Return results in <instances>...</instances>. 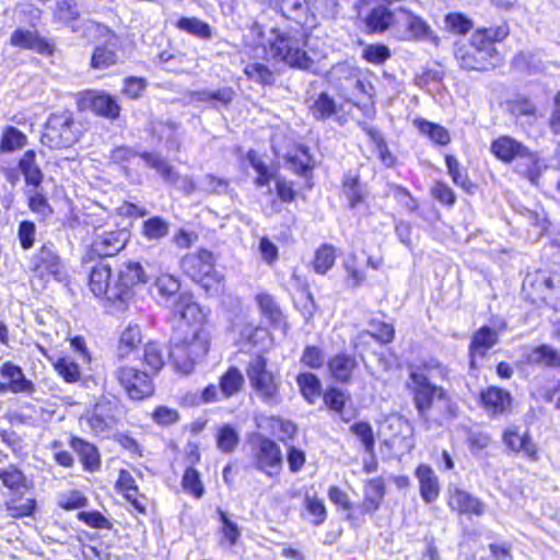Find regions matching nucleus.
I'll return each instance as SVG.
<instances>
[{
	"mask_svg": "<svg viewBox=\"0 0 560 560\" xmlns=\"http://www.w3.org/2000/svg\"><path fill=\"white\" fill-rule=\"evenodd\" d=\"M266 46L271 58L289 67L311 70L315 65V56L307 50V35L301 28H279L269 31Z\"/></svg>",
	"mask_w": 560,
	"mask_h": 560,
	"instance_id": "f257e3e1",
	"label": "nucleus"
},
{
	"mask_svg": "<svg viewBox=\"0 0 560 560\" xmlns=\"http://www.w3.org/2000/svg\"><path fill=\"white\" fill-rule=\"evenodd\" d=\"M209 350V336L203 329L176 332L172 338L168 358L177 373L188 375Z\"/></svg>",
	"mask_w": 560,
	"mask_h": 560,
	"instance_id": "f03ea898",
	"label": "nucleus"
},
{
	"mask_svg": "<svg viewBox=\"0 0 560 560\" xmlns=\"http://www.w3.org/2000/svg\"><path fill=\"white\" fill-rule=\"evenodd\" d=\"M246 374L253 393L259 400L270 406L281 401L280 376L268 370L264 357L253 358L247 364Z\"/></svg>",
	"mask_w": 560,
	"mask_h": 560,
	"instance_id": "7ed1b4c3",
	"label": "nucleus"
},
{
	"mask_svg": "<svg viewBox=\"0 0 560 560\" xmlns=\"http://www.w3.org/2000/svg\"><path fill=\"white\" fill-rule=\"evenodd\" d=\"M77 141L78 132L74 129L72 114L70 112L51 114L40 137L42 144L58 150L70 148Z\"/></svg>",
	"mask_w": 560,
	"mask_h": 560,
	"instance_id": "20e7f679",
	"label": "nucleus"
},
{
	"mask_svg": "<svg viewBox=\"0 0 560 560\" xmlns=\"http://www.w3.org/2000/svg\"><path fill=\"white\" fill-rule=\"evenodd\" d=\"M407 388L412 395V401L419 417L428 420V413L431 410L434 400H445L447 393L442 386H438L420 372H409Z\"/></svg>",
	"mask_w": 560,
	"mask_h": 560,
	"instance_id": "39448f33",
	"label": "nucleus"
},
{
	"mask_svg": "<svg viewBox=\"0 0 560 560\" xmlns=\"http://www.w3.org/2000/svg\"><path fill=\"white\" fill-rule=\"evenodd\" d=\"M393 36L404 42H420L433 37L431 26L405 7L395 10Z\"/></svg>",
	"mask_w": 560,
	"mask_h": 560,
	"instance_id": "423d86ee",
	"label": "nucleus"
},
{
	"mask_svg": "<svg viewBox=\"0 0 560 560\" xmlns=\"http://www.w3.org/2000/svg\"><path fill=\"white\" fill-rule=\"evenodd\" d=\"M121 416V407L116 397L102 396L86 416V423L95 434L110 430Z\"/></svg>",
	"mask_w": 560,
	"mask_h": 560,
	"instance_id": "0eeeda50",
	"label": "nucleus"
},
{
	"mask_svg": "<svg viewBox=\"0 0 560 560\" xmlns=\"http://www.w3.org/2000/svg\"><path fill=\"white\" fill-rule=\"evenodd\" d=\"M114 376L130 399L141 400L154 392V386L148 373L131 366H120Z\"/></svg>",
	"mask_w": 560,
	"mask_h": 560,
	"instance_id": "6e6552de",
	"label": "nucleus"
},
{
	"mask_svg": "<svg viewBox=\"0 0 560 560\" xmlns=\"http://www.w3.org/2000/svg\"><path fill=\"white\" fill-rule=\"evenodd\" d=\"M145 282V275L139 262L129 261L119 270L118 280L113 284L110 303L126 305L133 296V287Z\"/></svg>",
	"mask_w": 560,
	"mask_h": 560,
	"instance_id": "1a4fd4ad",
	"label": "nucleus"
},
{
	"mask_svg": "<svg viewBox=\"0 0 560 560\" xmlns=\"http://www.w3.org/2000/svg\"><path fill=\"white\" fill-rule=\"evenodd\" d=\"M253 465L269 477L279 475L282 467L281 450L276 442L260 438L253 447Z\"/></svg>",
	"mask_w": 560,
	"mask_h": 560,
	"instance_id": "9d476101",
	"label": "nucleus"
},
{
	"mask_svg": "<svg viewBox=\"0 0 560 560\" xmlns=\"http://www.w3.org/2000/svg\"><path fill=\"white\" fill-rule=\"evenodd\" d=\"M31 269L35 276L46 279H60L63 271V262L54 243L43 244L31 259Z\"/></svg>",
	"mask_w": 560,
	"mask_h": 560,
	"instance_id": "9b49d317",
	"label": "nucleus"
},
{
	"mask_svg": "<svg viewBox=\"0 0 560 560\" xmlns=\"http://www.w3.org/2000/svg\"><path fill=\"white\" fill-rule=\"evenodd\" d=\"M180 267L191 280L201 283L206 289L209 288L210 281L214 278L213 256L206 249L186 255L182 259Z\"/></svg>",
	"mask_w": 560,
	"mask_h": 560,
	"instance_id": "f8f14e48",
	"label": "nucleus"
},
{
	"mask_svg": "<svg viewBox=\"0 0 560 560\" xmlns=\"http://www.w3.org/2000/svg\"><path fill=\"white\" fill-rule=\"evenodd\" d=\"M168 307L174 318H178L183 325L189 327L188 331L202 329L201 325L205 322L206 314L191 293H179Z\"/></svg>",
	"mask_w": 560,
	"mask_h": 560,
	"instance_id": "ddd939ff",
	"label": "nucleus"
},
{
	"mask_svg": "<svg viewBox=\"0 0 560 560\" xmlns=\"http://www.w3.org/2000/svg\"><path fill=\"white\" fill-rule=\"evenodd\" d=\"M141 159L147 166L155 170L165 182L175 185L186 195H191L196 190L194 180L188 176H179L161 154L143 152Z\"/></svg>",
	"mask_w": 560,
	"mask_h": 560,
	"instance_id": "4468645a",
	"label": "nucleus"
},
{
	"mask_svg": "<svg viewBox=\"0 0 560 560\" xmlns=\"http://www.w3.org/2000/svg\"><path fill=\"white\" fill-rule=\"evenodd\" d=\"M128 237L126 230L98 233L93 240L92 250L98 256H114L125 247Z\"/></svg>",
	"mask_w": 560,
	"mask_h": 560,
	"instance_id": "2eb2a0df",
	"label": "nucleus"
},
{
	"mask_svg": "<svg viewBox=\"0 0 560 560\" xmlns=\"http://www.w3.org/2000/svg\"><path fill=\"white\" fill-rule=\"evenodd\" d=\"M275 7L281 12V14L288 19L294 21L301 27H312L315 18L310 12V5L306 0H272Z\"/></svg>",
	"mask_w": 560,
	"mask_h": 560,
	"instance_id": "dca6fc26",
	"label": "nucleus"
},
{
	"mask_svg": "<svg viewBox=\"0 0 560 560\" xmlns=\"http://www.w3.org/2000/svg\"><path fill=\"white\" fill-rule=\"evenodd\" d=\"M0 375L9 385L10 393L32 395L35 393L34 383L26 378L22 368L11 361L0 365Z\"/></svg>",
	"mask_w": 560,
	"mask_h": 560,
	"instance_id": "f3484780",
	"label": "nucleus"
},
{
	"mask_svg": "<svg viewBox=\"0 0 560 560\" xmlns=\"http://www.w3.org/2000/svg\"><path fill=\"white\" fill-rule=\"evenodd\" d=\"M491 152L503 162H511L516 158H529L530 161H536L534 154L521 142L509 136H502L491 143Z\"/></svg>",
	"mask_w": 560,
	"mask_h": 560,
	"instance_id": "a211bd4d",
	"label": "nucleus"
},
{
	"mask_svg": "<svg viewBox=\"0 0 560 560\" xmlns=\"http://www.w3.org/2000/svg\"><path fill=\"white\" fill-rule=\"evenodd\" d=\"M395 10L392 11L384 4L374 7L364 16V31L366 34H383L394 31Z\"/></svg>",
	"mask_w": 560,
	"mask_h": 560,
	"instance_id": "6ab92c4d",
	"label": "nucleus"
},
{
	"mask_svg": "<svg viewBox=\"0 0 560 560\" xmlns=\"http://www.w3.org/2000/svg\"><path fill=\"white\" fill-rule=\"evenodd\" d=\"M448 492V505L452 510L460 514H475L478 516L483 514L485 506L478 498L457 487H450Z\"/></svg>",
	"mask_w": 560,
	"mask_h": 560,
	"instance_id": "aec40b11",
	"label": "nucleus"
},
{
	"mask_svg": "<svg viewBox=\"0 0 560 560\" xmlns=\"http://www.w3.org/2000/svg\"><path fill=\"white\" fill-rule=\"evenodd\" d=\"M415 475L419 482L421 499L425 503L434 502L440 495V482L435 471L429 465L421 464Z\"/></svg>",
	"mask_w": 560,
	"mask_h": 560,
	"instance_id": "412c9836",
	"label": "nucleus"
},
{
	"mask_svg": "<svg viewBox=\"0 0 560 560\" xmlns=\"http://www.w3.org/2000/svg\"><path fill=\"white\" fill-rule=\"evenodd\" d=\"M498 341L499 336L494 329L488 326H482L477 330L474 334L469 346L471 368H476L477 357L483 358L487 352L498 343Z\"/></svg>",
	"mask_w": 560,
	"mask_h": 560,
	"instance_id": "4be33fe9",
	"label": "nucleus"
},
{
	"mask_svg": "<svg viewBox=\"0 0 560 560\" xmlns=\"http://www.w3.org/2000/svg\"><path fill=\"white\" fill-rule=\"evenodd\" d=\"M455 56L459 66L467 70H487L489 67H494L497 63L488 58L487 50L478 51L469 45L458 47Z\"/></svg>",
	"mask_w": 560,
	"mask_h": 560,
	"instance_id": "5701e85b",
	"label": "nucleus"
},
{
	"mask_svg": "<svg viewBox=\"0 0 560 560\" xmlns=\"http://www.w3.org/2000/svg\"><path fill=\"white\" fill-rule=\"evenodd\" d=\"M110 267L104 261L97 262L90 272L89 285L96 298H105L110 302Z\"/></svg>",
	"mask_w": 560,
	"mask_h": 560,
	"instance_id": "b1692460",
	"label": "nucleus"
},
{
	"mask_svg": "<svg viewBox=\"0 0 560 560\" xmlns=\"http://www.w3.org/2000/svg\"><path fill=\"white\" fill-rule=\"evenodd\" d=\"M10 43L15 47L35 50L38 54H52V46L30 30L18 28L11 35Z\"/></svg>",
	"mask_w": 560,
	"mask_h": 560,
	"instance_id": "393cba45",
	"label": "nucleus"
},
{
	"mask_svg": "<svg viewBox=\"0 0 560 560\" xmlns=\"http://www.w3.org/2000/svg\"><path fill=\"white\" fill-rule=\"evenodd\" d=\"M512 397L499 387H489L481 393V402L489 415H502L510 407Z\"/></svg>",
	"mask_w": 560,
	"mask_h": 560,
	"instance_id": "a878e982",
	"label": "nucleus"
},
{
	"mask_svg": "<svg viewBox=\"0 0 560 560\" xmlns=\"http://www.w3.org/2000/svg\"><path fill=\"white\" fill-rule=\"evenodd\" d=\"M328 371L337 382L347 384L351 381L353 371L358 368L357 359L350 354L339 353L328 361Z\"/></svg>",
	"mask_w": 560,
	"mask_h": 560,
	"instance_id": "bb28decb",
	"label": "nucleus"
},
{
	"mask_svg": "<svg viewBox=\"0 0 560 560\" xmlns=\"http://www.w3.org/2000/svg\"><path fill=\"white\" fill-rule=\"evenodd\" d=\"M523 355L528 364L560 368V351L548 345L526 348Z\"/></svg>",
	"mask_w": 560,
	"mask_h": 560,
	"instance_id": "cd10ccee",
	"label": "nucleus"
},
{
	"mask_svg": "<svg viewBox=\"0 0 560 560\" xmlns=\"http://www.w3.org/2000/svg\"><path fill=\"white\" fill-rule=\"evenodd\" d=\"M19 168L23 174L27 186L39 188L44 180V174L38 164L36 163L35 151L28 150L24 152V154L19 161Z\"/></svg>",
	"mask_w": 560,
	"mask_h": 560,
	"instance_id": "c85d7f7f",
	"label": "nucleus"
},
{
	"mask_svg": "<svg viewBox=\"0 0 560 560\" xmlns=\"http://www.w3.org/2000/svg\"><path fill=\"white\" fill-rule=\"evenodd\" d=\"M385 495V483L381 478H374L368 481L364 488V498L362 510L364 513L372 514L376 512Z\"/></svg>",
	"mask_w": 560,
	"mask_h": 560,
	"instance_id": "c756f323",
	"label": "nucleus"
},
{
	"mask_svg": "<svg viewBox=\"0 0 560 560\" xmlns=\"http://www.w3.org/2000/svg\"><path fill=\"white\" fill-rule=\"evenodd\" d=\"M142 342L140 327L137 324H129L120 334L117 345V357L127 359Z\"/></svg>",
	"mask_w": 560,
	"mask_h": 560,
	"instance_id": "7c9ffc66",
	"label": "nucleus"
},
{
	"mask_svg": "<svg viewBox=\"0 0 560 560\" xmlns=\"http://www.w3.org/2000/svg\"><path fill=\"white\" fill-rule=\"evenodd\" d=\"M256 302L261 314L267 317L275 327H280L283 332L288 329L282 312L275 299L267 293H259L256 295Z\"/></svg>",
	"mask_w": 560,
	"mask_h": 560,
	"instance_id": "2f4dec72",
	"label": "nucleus"
},
{
	"mask_svg": "<svg viewBox=\"0 0 560 560\" xmlns=\"http://www.w3.org/2000/svg\"><path fill=\"white\" fill-rule=\"evenodd\" d=\"M90 105L96 115L112 120L118 118L120 113V106L116 98L104 92L93 95Z\"/></svg>",
	"mask_w": 560,
	"mask_h": 560,
	"instance_id": "473e14b6",
	"label": "nucleus"
},
{
	"mask_svg": "<svg viewBox=\"0 0 560 560\" xmlns=\"http://www.w3.org/2000/svg\"><path fill=\"white\" fill-rule=\"evenodd\" d=\"M503 441L510 450L523 452L529 458L536 457V445L527 434H520L513 429H508L504 432Z\"/></svg>",
	"mask_w": 560,
	"mask_h": 560,
	"instance_id": "72a5a7b5",
	"label": "nucleus"
},
{
	"mask_svg": "<svg viewBox=\"0 0 560 560\" xmlns=\"http://www.w3.org/2000/svg\"><path fill=\"white\" fill-rule=\"evenodd\" d=\"M71 447L81 458L83 466L89 470H95L100 467V454L97 448L80 438H72Z\"/></svg>",
	"mask_w": 560,
	"mask_h": 560,
	"instance_id": "f704fd0d",
	"label": "nucleus"
},
{
	"mask_svg": "<svg viewBox=\"0 0 560 560\" xmlns=\"http://www.w3.org/2000/svg\"><path fill=\"white\" fill-rule=\"evenodd\" d=\"M245 384L244 376L242 372L235 368L231 366L221 377H220V393L222 398L228 399L236 394H238Z\"/></svg>",
	"mask_w": 560,
	"mask_h": 560,
	"instance_id": "c9c22d12",
	"label": "nucleus"
},
{
	"mask_svg": "<svg viewBox=\"0 0 560 560\" xmlns=\"http://www.w3.org/2000/svg\"><path fill=\"white\" fill-rule=\"evenodd\" d=\"M413 125L418 128L420 133L428 137L435 144L446 145L451 141L447 129L439 124L428 121L423 118H416Z\"/></svg>",
	"mask_w": 560,
	"mask_h": 560,
	"instance_id": "e433bc0d",
	"label": "nucleus"
},
{
	"mask_svg": "<svg viewBox=\"0 0 560 560\" xmlns=\"http://www.w3.org/2000/svg\"><path fill=\"white\" fill-rule=\"evenodd\" d=\"M343 192L347 196L349 206L354 209L363 202L365 189L360 183L359 175L348 173L343 178Z\"/></svg>",
	"mask_w": 560,
	"mask_h": 560,
	"instance_id": "4c0bfd02",
	"label": "nucleus"
},
{
	"mask_svg": "<svg viewBox=\"0 0 560 560\" xmlns=\"http://www.w3.org/2000/svg\"><path fill=\"white\" fill-rule=\"evenodd\" d=\"M176 27L182 32L188 33L201 39H209L212 36L210 25L195 16L180 18L176 22Z\"/></svg>",
	"mask_w": 560,
	"mask_h": 560,
	"instance_id": "58836bf2",
	"label": "nucleus"
},
{
	"mask_svg": "<svg viewBox=\"0 0 560 560\" xmlns=\"http://www.w3.org/2000/svg\"><path fill=\"white\" fill-rule=\"evenodd\" d=\"M154 285L167 307L178 296L177 293L180 289L179 281L171 275H161L156 278Z\"/></svg>",
	"mask_w": 560,
	"mask_h": 560,
	"instance_id": "ea45409f",
	"label": "nucleus"
},
{
	"mask_svg": "<svg viewBox=\"0 0 560 560\" xmlns=\"http://www.w3.org/2000/svg\"><path fill=\"white\" fill-rule=\"evenodd\" d=\"M296 383L304 398L313 404L322 394V383L313 373H300Z\"/></svg>",
	"mask_w": 560,
	"mask_h": 560,
	"instance_id": "a19ab883",
	"label": "nucleus"
},
{
	"mask_svg": "<svg viewBox=\"0 0 560 560\" xmlns=\"http://www.w3.org/2000/svg\"><path fill=\"white\" fill-rule=\"evenodd\" d=\"M170 232V223L161 217H151L143 221L141 234L148 241H160Z\"/></svg>",
	"mask_w": 560,
	"mask_h": 560,
	"instance_id": "79ce46f5",
	"label": "nucleus"
},
{
	"mask_svg": "<svg viewBox=\"0 0 560 560\" xmlns=\"http://www.w3.org/2000/svg\"><path fill=\"white\" fill-rule=\"evenodd\" d=\"M445 164L447 173L453 183L467 192H471L475 188L474 184L469 180L467 172L460 166L458 160L453 155L445 156Z\"/></svg>",
	"mask_w": 560,
	"mask_h": 560,
	"instance_id": "37998d69",
	"label": "nucleus"
},
{
	"mask_svg": "<svg viewBox=\"0 0 560 560\" xmlns=\"http://www.w3.org/2000/svg\"><path fill=\"white\" fill-rule=\"evenodd\" d=\"M143 361L153 374L159 373L165 364L163 347L158 342H148L144 346Z\"/></svg>",
	"mask_w": 560,
	"mask_h": 560,
	"instance_id": "c03bdc74",
	"label": "nucleus"
},
{
	"mask_svg": "<svg viewBox=\"0 0 560 560\" xmlns=\"http://www.w3.org/2000/svg\"><path fill=\"white\" fill-rule=\"evenodd\" d=\"M409 372H420L429 382L445 380L448 376L447 368L435 359L427 360L417 366H410Z\"/></svg>",
	"mask_w": 560,
	"mask_h": 560,
	"instance_id": "a18cd8bd",
	"label": "nucleus"
},
{
	"mask_svg": "<svg viewBox=\"0 0 560 560\" xmlns=\"http://www.w3.org/2000/svg\"><path fill=\"white\" fill-rule=\"evenodd\" d=\"M304 509L310 517V522L314 526H319L326 521L327 511L325 504L317 497L306 494L304 498Z\"/></svg>",
	"mask_w": 560,
	"mask_h": 560,
	"instance_id": "49530a36",
	"label": "nucleus"
},
{
	"mask_svg": "<svg viewBox=\"0 0 560 560\" xmlns=\"http://www.w3.org/2000/svg\"><path fill=\"white\" fill-rule=\"evenodd\" d=\"M240 442L237 431L230 424H224L217 433V447L223 453L235 451Z\"/></svg>",
	"mask_w": 560,
	"mask_h": 560,
	"instance_id": "de8ad7c7",
	"label": "nucleus"
},
{
	"mask_svg": "<svg viewBox=\"0 0 560 560\" xmlns=\"http://www.w3.org/2000/svg\"><path fill=\"white\" fill-rule=\"evenodd\" d=\"M0 480L14 493H21L26 489L25 477L21 470L10 466L0 470Z\"/></svg>",
	"mask_w": 560,
	"mask_h": 560,
	"instance_id": "09e8293b",
	"label": "nucleus"
},
{
	"mask_svg": "<svg viewBox=\"0 0 560 560\" xmlns=\"http://www.w3.org/2000/svg\"><path fill=\"white\" fill-rule=\"evenodd\" d=\"M54 369L67 383H75L81 378V369L69 358H59L54 362Z\"/></svg>",
	"mask_w": 560,
	"mask_h": 560,
	"instance_id": "8fccbe9b",
	"label": "nucleus"
},
{
	"mask_svg": "<svg viewBox=\"0 0 560 560\" xmlns=\"http://www.w3.org/2000/svg\"><path fill=\"white\" fill-rule=\"evenodd\" d=\"M324 402L332 411L338 413L345 422H349L351 416H346V395L341 389L330 388L324 394Z\"/></svg>",
	"mask_w": 560,
	"mask_h": 560,
	"instance_id": "3c124183",
	"label": "nucleus"
},
{
	"mask_svg": "<svg viewBox=\"0 0 560 560\" xmlns=\"http://www.w3.org/2000/svg\"><path fill=\"white\" fill-rule=\"evenodd\" d=\"M195 98L200 102L215 101L222 105H229L235 97V91L230 86H223L215 91L203 90L196 92Z\"/></svg>",
	"mask_w": 560,
	"mask_h": 560,
	"instance_id": "603ef678",
	"label": "nucleus"
},
{
	"mask_svg": "<svg viewBox=\"0 0 560 560\" xmlns=\"http://www.w3.org/2000/svg\"><path fill=\"white\" fill-rule=\"evenodd\" d=\"M350 430L361 441L364 451L373 456L375 439L371 424L364 421L355 422L350 427Z\"/></svg>",
	"mask_w": 560,
	"mask_h": 560,
	"instance_id": "864d4df0",
	"label": "nucleus"
},
{
	"mask_svg": "<svg viewBox=\"0 0 560 560\" xmlns=\"http://www.w3.org/2000/svg\"><path fill=\"white\" fill-rule=\"evenodd\" d=\"M335 258V248L331 245H323L315 253L314 270L319 275H325L334 266Z\"/></svg>",
	"mask_w": 560,
	"mask_h": 560,
	"instance_id": "5fc2aeb1",
	"label": "nucleus"
},
{
	"mask_svg": "<svg viewBox=\"0 0 560 560\" xmlns=\"http://www.w3.org/2000/svg\"><path fill=\"white\" fill-rule=\"evenodd\" d=\"M118 60L116 51L108 45L97 46L91 58V66L95 69H104L115 65Z\"/></svg>",
	"mask_w": 560,
	"mask_h": 560,
	"instance_id": "6e6d98bb",
	"label": "nucleus"
},
{
	"mask_svg": "<svg viewBox=\"0 0 560 560\" xmlns=\"http://www.w3.org/2000/svg\"><path fill=\"white\" fill-rule=\"evenodd\" d=\"M26 143V136L15 127H8L1 138L0 149L3 152H12L23 148Z\"/></svg>",
	"mask_w": 560,
	"mask_h": 560,
	"instance_id": "4d7b16f0",
	"label": "nucleus"
},
{
	"mask_svg": "<svg viewBox=\"0 0 560 560\" xmlns=\"http://www.w3.org/2000/svg\"><path fill=\"white\" fill-rule=\"evenodd\" d=\"M311 110L316 119H326L337 113V105L327 93H320Z\"/></svg>",
	"mask_w": 560,
	"mask_h": 560,
	"instance_id": "13d9d810",
	"label": "nucleus"
},
{
	"mask_svg": "<svg viewBox=\"0 0 560 560\" xmlns=\"http://www.w3.org/2000/svg\"><path fill=\"white\" fill-rule=\"evenodd\" d=\"M371 331H363L359 335V338L373 337L382 343H388L393 340L395 329L393 325L383 322H372Z\"/></svg>",
	"mask_w": 560,
	"mask_h": 560,
	"instance_id": "bf43d9fd",
	"label": "nucleus"
},
{
	"mask_svg": "<svg viewBox=\"0 0 560 560\" xmlns=\"http://www.w3.org/2000/svg\"><path fill=\"white\" fill-rule=\"evenodd\" d=\"M389 57L390 50L384 44H368L362 51V58L374 65L384 63Z\"/></svg>",
	"mask_w": 560,
	"mask_h": 560,
	"instance_id": "052dcab7",
	"label": "nucleus"
},
{
	"mask_svg": "<svg viewBox=\"0 0 560 560\" xmlns=\"http://www.w3.org/2000/svg\"><path fill=\"white\" fill-rule=\"evenodd\" d=\"M244 73L256 83L271 84L273 82V73L271 70L266 65L259 62L247 65L244 69Z\"/></svg>",
	"mask_w": 560,
	"mask_h": 560,
	"instance_id": "680f3d73",
	"label": "nucleus"
},
{
	"mask_svg": "<svg viewBox=\"0 0 560 560\" xmlns=\"http://www.w3.org/2000/svg\"><path fill=\"white\" fill-rule=\"evenodd\" d=\"M5 506L11 517H23L32 514L35 509V501L28 498H12L7 501Z\"/></svg>",
	"mask_w": 560,
	"mask_h": 560,
	"instance_id": "e2e57ef3",
	"label": "nucleus"
},
{
	"mask_svg": "<svg viewBox=\"0 0 560 560\" xmlns=\"http://www.w3.org/2000/svg\"><path fill=\"white\" fill-rule=\"evenodd\" d=\"M28 208L44 219L52 213L47 198L38 191V188L28 191Z\"/></svg>",
	"mask_w": 560,
	"mask_h": 560,
	"instance_id": "0e129e2a",
	"label": "nucleus"
},
{
	"mask_svg": "<svg viewBox=\"0 0 560 560\" xmlns=\"http://www.w3.org/2000/svg\"><path fill=\"white\" fill-rule=\"evenodd\" d=\"M55 15L67 24L75 21L80 15L75 0H57Z\"/></svg>",
	"mask_w": 560,
	"mask_h": 560,
	"instance_id": "69168bd1",
	"label": "nucleus"
},
{
	"mask_svg": "<svg viewBox=\"0 0 560 560\" xmlns=\"http://www.w3.org/2000/svg\"><path fill=\"white\" fill-rule=\"evenodd\" d=\"M182 485L186 491H189L196 498L202 497L203 486L200 480V475L195 468L189 467L185 470V474H184L183 480H182Z\"/></svg>",
	"mask_w": 560,
	"mask_h": 560,
	"instance_id": "338daca9",
	"label": "nucleus"
},
{
	"mask_svg": "<svg viewBox=\"0 0 560 560\" xmlns=\"http://www.w3.org/2000/svg\"><path fill=\"white\" fill-rule=\"evenodd\" d=\"M469 46L476 48L478 51L487 50L488 58L495 62L499 61L498 51L494 45L487 38V34L481 33L479 30L472 34Z\"/></svg>",
	"mask_w": 560,
	"mask_h": 560,
	"instance_id": "774afa93",
	"label": "nucleus"
}]
</instances>
